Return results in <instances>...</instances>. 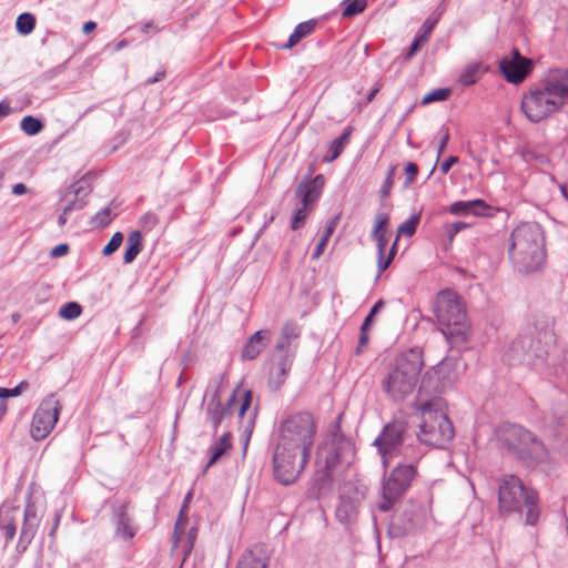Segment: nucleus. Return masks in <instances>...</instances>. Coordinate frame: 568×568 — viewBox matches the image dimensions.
I'll return each mask as SVG.
<instances>
[{
  "instance_id": "obj_1",
  "label": "nucleus",
  "mask_w": 568,
  "mask_h": 568,
  "mask_svg": "<svg viewBox=\"0 0 568 568\" xmlns=\"http://www.w3.org/2000/svg\"><path fill=\"white\" fill-rule=\"evenodd\" d=\"M316 433V419L308 412L291 414L281 423L273 456L274 476L280 483L290 485L300 477L310 460Z\"/></svg>"
},
{
  "instance_id": "obj_2",
  "label": "nucleus",
  "mask_w": 568,
  "mask_h": 568,
  "mask_svg": "<svg viewBox=\"0 0 568 568\" xmlns=\"http://www.w3.org/2000/svg\"><path fill=\"white\" fill-rule=\"evenodd\" d=\"M403 433L404 426L400 423H393L387 425L376 439L385 467L398 455H403L410 462L399 464L386 480L383 488L384 501L379 505L383 511H388L402 498L416 475L413 463L419 459V453L414 447H402Z\"/></svg>"
},
{
  "instance_id": "obj_3",
  "label": "nucleus",
  "mask_w": 568,
  "mask_h": 568,
  "mask_svg": "<svg viewBox=\"0 0 568 568\" xmlns=\"http://www.w3.org/2000/svg\"><path fill=\"white\" fill-rule=\"evenodd\" d=\"M423 367L422 351L412 348L400 354L382 379L383 390L394 400L404 399L414 392Z\"/></svg>"
},
{
  "instance_id": "obj_4",
  "label": "nucleus",
  "mask_w": 568,
  "mask_h": 568,
  "mask_svg": "<svg viewBox=\"0 0 568 568\" xmlns=\"http://www.w3.org/2000/svg\"><path fill=\"white\" fill-rule=\"evenodd\" d=\"M510 256L526 272L538 270L545 262L544 236L536 224H521L511 233Z\"/></svg>"
},
{
  "instance_id": "obj_5",
  "label": "nucleus",
  "mask_w": 568,
  "mask_h": 568,
  "mask_svg": "<svg viewBox=\"0 0 568 568\" xmlns=\"http://www.w3.org/2000/svg\"><path fill=\"white\" fill-rule=\"evenodd\" d=\"M537 494L526 487L523 481L514 475H505L499 481L498 503L499 511L508 515L526 507V521L535 525L539 517Z\"/></svg>"
},
{
  "instance_id": "obj_6",
  "label": "nucleus",
  "mask_w": 568,
  "mask_h": 568,
  "mask_svg": "<svg viewBox=\"0 0 568 568\" xmlns=\"http://www.w3.org/2000/svg\"><path fill=\"white\" fill-rule=\"evenodd\" d=\"M436 316L447 335L465 336L469 331L465 304L453 291H443L437 296Z\"/></svg>"
},
{
  "instance_id": "obj_7",
  "label": "nucleus",
  "mask_w": 568,
  "mask_h": 568,
  "mask_svg": "<svg viewBox=\"0 0 568 568\" xmlns=\"http://www.w3.org/2000/svg\"><path fill=\"white\" fill-rule=\"evenodd\" d=\"M562 108L561 100L556 98L550 90H545L541 80L521 100L523 112L534 123L551 116Z\"/></svg>"
},
{
  "instance_id": "obj_8",
  "label": "nucleus",
  "mask_w": 568,
  "mask_h": 568,
  "mask_svg": "<svg viewBox=\"0 0 568 568\" xmlns=\"http://www.w3.org/2000/svg\"><path fill=\"white\" fill-rule=\"evenodd\" d=\"M419 427V440L429 446L442 447L454 437L453 425L440 410L423 409Z\"/></svg>"
},
{
  "instance_id": "obj_9",
  "label": "nucleus",
  "mask_w": 568,
  "mask_h": 568,
  "mask_svg": "<svg viewBox=\"0 0 568 568\" xmlns=\"http://www.w3.org/2000/svg\"><path fill=\"white\" fill-rule=\"evenodd\" d=\"M252 400V390L244 386H239L234 389L226 408L221 405L220 395L215 392L207 400L206 409L212 423L217 427L226 413H236L240 418H243Z\"/></svg>"
},
{
  "instance_id": "obj_10",
  "label": "nucleus",
  "mask_w": 568,
  "mask_h": 568,
  "mask_svg": "<svg viewBox=\"0 0 568 568\" xmlns=\"http://www.w3.org/2000/svg\"><path fill=\"white\" fill-rule=\"evenodd\" d=\"M352 452L351 444L342 436L334 434L326 438L318 447L316 453L317 470L326 476L336 468L341 458Z\"/></svg>"
},
{
  "instance_id": "obj_11",
  "label": "nucleus",
  "mask_w": 568,
  "mask_h": 568,
  "mask_svg": "<svg viewBox=\"0 0 568 568\" xmlns=\"http://www.w3.org/2000/svg\"><path fill=\"white\" fill-rule=\"evenodd\" d=\"M61 410L59 400L53 397L44 399L36 410L31 423V436L36 440H42L54 428Z\"/></svg>"
},
{
  "instance_id": "obj_12",
  "label": "nucleus",
  "mask_w": 568,
  "mask_h": 568,
  "mask_svg": "<svg viewBox=\"0 0 568 568\" xmlns=\"http://www.w3.org/2000/svg\"><path fill=\"white\" fill-rule=\"evenodd\" d=\"M499 70L507 82L521 83L532 70L530 59L523 57L518 49H514L510 57H505L499 62Z\"/></svg>"
},
{
  "instance_id": "obj_13",
  "label": "nucleus",
  "mask_w": 568,
  "mask_h": 568,
  "mask_svg": "<svg viewBox=\"0 0 568 568\" xmlns=\"http://www.w3.org/2000/svg\"><path fill=\"white\" fill-rule=\"evenodd\" d=\"M91 191V185L85 179L77 181L62 192L59 200V210L62 213L83 210Z\"/></svg>"
},
{
  "instance_id": "obj_14",
  "label": "nucleus",
  "mask_w": 568,
  "mask_h": 568,
  "mask_svg": "<svg viewBox=\"0 0 568 568\" xmlns=\"http://www.w3.org/2000/svg\"><path fill=\"white\" fill-rule=\"evenodd\" d=\"M193 497V493L189 491L185 496L184 504L182 506V509L180 511V516L175 524V530H174V540L176 547L181 548L185 555H189L193 548L194 541L196 539V529L191 528L189 532H185L186 524H187V508L189 503L191 501Z\"/></svg>"
},
{
  "instance_id": "obj_15",
  "label": "nucleus",
  "mask_w": 568,
  "mask_h": 568,
  "mask_svg": "<svg viewBox=\"0 0 568 568\" xmlns=\"http://www.w3.org/2000/svg\"><path fill=\"white\" fill-rule=\"evenodd\" d=\"M324 184L325 178L323 174H317L314 179L300 183L295 195L302 203V207L296 209L294 213H304L306 210H311L320 199Z\"/></svg>"
},
{
  "instance_id": "obj_16",
  "label": "nucleus",
  "mask_w": 568,
  "mask_h": 568,
  "mask_svg": "<svg viewBox=\"0 0 568 568\" xmlns=\"http://www.w3.org/2000/svg\"><path fill=\"white\" fill-rule=\"evenodd\" d=\"M388 217L382 219L376 229H375V240L377 242L378 255H379V272H384L392 264L396 252H397V240L394 242L388 255L384 258L386 246L390 239V233L388 232Z\"/></svg>"
},
{
  "instance_id": "obj_17",
  "label": "nucleus",
  "mask_w": 568,
  "mask_h": 568,
  "mask_svg": "<svg viewBox=\"0 0 568 568\" xmlns=\"http://www.w3.org/2000/svg\"><path fill=\"white\" fill-rule=\"evenodd\" d=\"M545 90H550L565 105L568 100V69H549L542 79Z\"/></svg>"
},
{
  "instance_id": "obj_18",
  "label": "nucleus",
  "mask_w": 568,
  "mask_h": 568,
  "mask_svg": "<svg viewBox=\"0 0 568 568\" xmlns=\"http://www.w3.org/2000/svg\"><path fill=\"white\" fill-rule=\"evenodd\" d=\"M506 440L510 447L521 456L530 455L540 448L532 434L519 427H511Z\"/></svg>"
},
{
  "instance_id": "obj_19",
  "label": "nucleus",
  "mask_w": 568,
  "mask_h": 568,
  "mask_svg": "<svg viewBox=\"0 0 568 568\" xmlns=\"http://www.w3.org/2000/svg\"><path fill=\"white\" fill-rule=\"evenodd\" d=\"M268 331L256 332L245 344L242 351L243 357L247 359L256 358L265 347V342L268 339Z\"/></svg>"
},
{
  "instance_id": "obj_20",
  "label": "nucleus",
  "mask_w": 568,
  "mask_h": 568,
  "mask_svg": "<svg viewBox=\"0 0 568 568\" xmlns=\"http://www.w3.org/2000/svg\"><path fill=\"white\" fill-rule=\"evenodd\" d=\"M317 26L316 19H311L298 23L293 33L290 36L287 42L282 47L283 49H291L296 45L302 39L314 32Z\"/></svg>"
},
{
  "instance_id": "obj_21",
  "label": "nucleus",
  "mask_w": 568,
  "mask_h": 568,
  "mask_svg": "<svg viewBox=\"0 0 568 568\" xmlns=\"http://www.w3.org/2000/svg\"><path fill=\"white\" fill-rule=\"evenodd\" d=\"M487 70V67H485L480 62L467 64L465 69L460 72L458 82L463 87L473 85L481 78V75Z\"/></svg>"
},
{
  "instance_id": "obj_22",
  "label": "nucleus",
  "mask_w": 568,
  "mask_h": 568,
  "mask_svg": "<svg viewBox=\"0 0 568 568\" xmlns=\"http://www.w3.org/2000/svg\"><path fill=\"white\" fill-rule=\"evenodd\" d=\"M489 205L481 199L456 201L449 206L448 213H484Z\"/></svg>"
},
{
  "instance_id": "obj_23",
  "label": "nucleus",
  "mask_w": 568,
  "mask_h": 568,
  "mask_svg": "<svg viewBox=\"0 0 568 568\" xmlns=\"http://www.w3.org/2000/svg\"><path fill=\"white\" fill-rule=\"evenodd\" d=\"M352 134V128L347 126L345 131L336 139H334L328 146V151L331 152V155L326 156L324 160L325 162H333L336 160L341 153L343 152L344 148L349 142V136Z\"/></svg>"
},
{
  "instance_id": "obj_24",
  "label": "nucleus",
  "mask_w": 568,
  "mask_h": 568,
  "mask_svg": "<svg viewBox=\"0 0 568 568\" xmlns=\"http://www.w3.org/2000/svg\"><path fill=\"white\" fill-rule=\"evenodd\" d=\"M142 234L139 231L131 232L126 240V250L124 253V262L131 263L141 252L143 243H142Z\"/></svg>"
},
{
  "instance_id": "obj_25",
  "label": "nucleus",
  "mask_w": 568,
  "mask_h": 568,
  "mask_svg": "<svg viewBox=\"0 0 568 568\" xmlns=\"http://www.w3.org/2000/svg\"><path fill=\"white\" fill-rule=\"evenodd\" d=\"M232 447L231 435H223L212 447L211 457L206 467L215 464Z\"/></svg>"
},
{
  "instance_id": "obj_26",
  "label": "nucleus",
  "mask_w": 568,
  "mask_h": 568,
  "mask_svg": "<svg viewBox=\"0 0 568 568\" xmlns=\"http://www.w3.org/2000/svg\"><path fill=\"white\" fill-rule=\"evenodd\" d=\"M300 336V328L294 323H287L283 326L281 333V339L278 342L277 347L280 349H284L291 345L293 341H295Z\"/></svg>"
},
{
  "instance_id": "obj_27",
  "label": "nucleus",
  "mask_w": 568,
  "mask_h": 568,
  "mask_svg": "<svg viewBox=\"0 0 568 568\" xmlns=\"http://www.w3.org/2000/svg\"><path fill=\"white\" fill-rule=\"evenodd\" d=\"M342 16L344 18H353L362 13L367 7V0H343Z\"/></svg>"
},
{
  "instance_id": "obj_28",
  "label": "nucleus",
  "mask_w": 568,
  "mask_h": 568,
  "mask_svg": "<svg viewBox=\"0 0 568 568\" xmlns=\"http://www.w3.org/2000/svg\"><path fill=\"white\" fill-rule=\"evenodd\" d=\"M36 18L32 13L23 12L18 16L16 21L17 31L20 34L27 36L34 30Z\"/></svg>"
},
{
  "instance_id": "obj_29",
  "label": "nucleus",
  "mask_w": 568,
  "mask_h": 568,
  "mask_svg": "<svg viewBox=\"0 0 568 568\" xmlns=\"http://www.w3.org/2000/svg\"><path fill=\"white\" fill-rule=\"evenodd\" d=\"M521 156L527 163H537L540 165H547L550 163L548 155L538 149H526L523 151Z\"/></svg>"
},
{
  "instance_id": "obj_30",
  "label": "nucleus",
  "mask_w": 568,
  "mask_h": 568,
  "mask_svg": "<svg viewBox=\"0 0 568 568\" xmlns=\"http://www.w3.org/2000/svg\"><path fill=\"white\" fill-rule=\"evenodd\" d=\"M20 128L26 134L36 135L43 129V123L38 118L27 115L21 120Z\"/></svg>"
},
{
  "instance_id": "obj_31",
  "label": "nucleus",
  "mask_w": 568,
  "mask_h": 568,
  "mask_svg": "<svg viewBox=\"0 0 568 568\" xmlns=\"http://www.w3.org/2000/svg\"><path fill=\"white\" fill-rule=\"evenodd\" d=\"M383 306V302L379 301L377 302L374 307L372 308L371 313L368 314V316L365 318L363 325H362V329H361V337H359V344L361 345H365L368 341V329L372 325V322H373V318L374 316L376 315V313L378 312V310Z\"/></svg>"
},
{
  "instance_id": "obj_32",
  "label": "nucleus",
  "mask_w": 568,
  "mask_h": 568,
  "mask_svg": "<svg viewBox=\"0 0 568 568\" xmlns=\"http://www.w3.org/2000/svg\"><path fill=\"white\" fill-rule=\"evenodd\" d=\"M82 313V307L75 302H69L60 307L59 315L64 320H74Z\"/></svg>"
},
{
  "instance_id": "obj_33",
  "label": "nucleus",
  "mask_w": 568,
  "mask_h": 568,
  "mask_svg": "<svg viewBox=\"0 0 568 568\" xmlns=\"http://www.w3.org/2000/svg\"><path fill=\"white\" fill-rule=\"evenodd\" d=\"M450 93H452L450 89H447V88L435 89V90L430 91L429 93H427L422 99L420 103L428 104L432 102L445 101L449 98Z\"/></svg>"
},
{
  "instance_id": "obj_34",
  "label": "nucleus",
  "mask_w": 568,
  "mask_h": 568,
  "mask_svg": "<svg viewBox=\"0 0 568 568\" xmlns=\"http://www.w3.org/2000/svg\"><path fill=\"white\" fill-rule=\"evenodd\" d=\"M239 568H267V562L262 558H255L252 552L243 555Z\"/></svg>"
},
{
  "instance_id": "obj_35",
  "label": "nucleus",
  "mask_w": 568,
  "mask_h": 568,
  "mask_svg": "<svg viewBox=\"0 0 568 568\" xmlns=\"http://www.w3.org/2000/svg\"><path fill=\"white\" fill-rule=\"evenodd\" d=\"M419 223V217L417 215L412 216L407 222H405L399 229L397 237L405 235V236H412L416 227ZM398 241V239H396Z\"/></svg>"
},
{
  "instance_id": "obj_36",
  "label": "nucleus",
  "mask_w": 568,
  "mask_h": 568,
  "mask_svg": "<svg viewBox=\"0 0 568 568\" xmlns=\"http://www.w3.org/2000/svg\"><path fill=\"white\" fill-rule=\"evenodd\" d=\"M395 171H396V166L395 165H392L389 166L388 169V172H387V175H386V179L381 187V196L382 199H385L389 195L390 193V190L393 187V184H394V175H395Z\"/></svg>"
},
{
  "instance_id": "obj_37",
  "label": "nucleus",
  "mask_w": 568,
  "mask_h": 568,
  "mask_svg": "<svg viewBox=\"0 0 568 568\" xmlns=\"http://www.w3.org/2000/svg\"><path fill=\"white\" fill-rule=\"evenodd\" d=\"M426 41L427 39H425V36L417 33L404 57L405 60H410L420 50Z\"/></svg>"
},
{
  "instance_id": "obj_38",
  "label": "nucleus",
  "mask_w": 568,
  "mask_h": 568,
  "mask_svg": "<svg viewBox=\"0 0 568 568\" xmlns=\"http://www.w3.org/2000/svg\"><path fill=\"white\" fill-rule=\"evenodd\" d=\"M334 227H335V223H332L324 232L320 243L317 244V247H316V251L314 252L313 254V257L314 258H317L320 255L323 254L326 245H327V242L329 240V237L332 236L333 232H334Z\"/></svg>"
},
{
  "instance_id": "obj_39",
  "label": "nucleus",
  "mask_w": 568,
  "mask_h": 568,
  "mask_svg": "<svg viewBox=\"0 0 568 568\" xmlns=\"http://www.w3.org/2000/svg\"><path fill=\"white\" fill-rule=\"evenodd\" d=\"M122 242H123L122 233H120V232L115 233L112 236V239L110 240V242L108 243V245L104 247L103 254L106 256L113 254L121 246Z\"/></svg>"
},
{
  "instance_id": "obj_40",
  "label": "nucleus",
  "mask_w": 568,
  "mask_h": 568,
  "mask_svg": "<svg viewBox=\"0 0 568 568\" xmlns=\"http://www.w3.org/2000/svg\"><path fill=\"white\" fill-rule=\"evenodd\" d=\"M29 383L23 381L14 388H2L0 390V397H16L22 394L26 389H28Z\"/></svg>"
},
{
  "instance_id": "obj_41",
  "label": "nucleus",
  "mask_w": 568,
  "mask_h": 568,
  "mask_svg": "<svg viewBox=\"0 0 568 568\" xmlns=\"http://www.w3.org/2000/svg\"><path fill=\"white\" fill-rule=\"evenodd\" d=\"M418 174V166L416 163L414 162H408L405 166V182H404V186L407 187L409 186L410 184L414 183L416 176Z\"/></svg>"
},
{
  "instance_id": "obj_42",
  "label": "nucleus",
  "mask_w": 568,
  "mask_h": 568,
  "mask_svg": "<svg viewBox=\"0 0 568 568\" xmlns=\"http://www.w3.org/2000/svg\"><path fill=\"white\" fill-rule=\"evenodd\" d=\"M439 133L442 134V138H440V141H439V146H438V152H437V159H439L440 154L444 152L449 139H450V133H449V128L446 126V125H443L439 130Z\"/></svg>"
},
{
  "instance_id": "obj_43",
  "label": "nucleus",
  "mask_w": 568,
  "mask_h": 568,
  "mask_svg": "<svg viewBox=\"0 0 568 568\" xmlns=\"http://www.w3.org/2000/svg\"><path fill=\"white\" fill-rule=\"evenodd\" d=\"M436 23H437V20H430V19L425 20L420 30L418 31V33L420 36H425V39L428 40V37L433 32Z\"/></svg>"
},
{
  "instance_id": "obj_44",
  "label": "nucleus",
  "mask_w": 568,
  "mask_h": 568,
  "mask_svg": "<svg viewBox=\"0 0 568 568\" xmlns=\"http://www.w3.org/2000/svg\"><path fill=\"white\" fill-rule=\"evenodd\" d=\"M458 161H459L458 156H456V155H452V156H449L448 159H446L445 161H443V162L440 163V165H439V170H440V172H442L443 174H447V173L449 172L450 168H452L454 164L458 163Z\"/></svg>"
},
{
  "instance_id": "obj_45",
  "label": "nucleus",
  "mask_w": 568,
  "mask_h": 568,
  "mask_svg": "<svg viewBox=\"0 0 568 568\" xmlns=\"http://www.w3.org/2000/svg\"><path fill=\"white\" fill-rule=\"evenodd\" d=\"M68 252H69V246L67 244H60L51 251V256L60 257V256L65 255Z\"/></svg>"
},
{
  "instance_id": "obj_46",
  "label": "nucleus",
  "mask_w": 568,
  "mask_h": 568,
  "mask_svg": "<svg viewBox=\"0 0 568 568\" xmlns=\"http://www.w3.org/2000/svg\"><path fill=\"white\" fill-rule=\"evenodd\" d=\"M383 83H378L366 97L365 101L359 104V108L367 105L369 102H372L375 98V95L379 92Z\"/></svg>"
},
{
  "instance_id": "obj_47",
  "label": "nucleus",
  "mask_w": 568,
  "mask_h": 568,
  "mask_svg": "<svg viewBox=\"0 0 568 568\" xmlns=\"http://www.w3.org/2000/svg\"><path fill=\"white\" fill-rule=\"evenodd\" d=\"M164 75H165V72L163 70L158 71L153 78H149L145 81V84H148V85L154 84V83L161 81L162 79H164Z\"/></svg>"
},
{
  "instance_id": "obj_48",
  "label": "nucleus",
  "mask_w": 568,
  "mask_h": 568,
  "mask_svg": "<svg viewBox=\"0 0 568 568\" xmlns=\"http://www.w3.org/2000/svg\"><path fill=\"white\" fill-rule=\"evenodd\" d=\"M27 191H28V189H27L26 184H23V183H17L12 187V193L16 195H22V194L27 193Z\"/></svg>"
},
{
  "instance_id": "obj_49",
  "label": "nucleus",
  "mask_w": 568,
  "mask_h": 568,
  "mask_svg": "<svg viewBox=\"0 0 568 568\" xmlns=\"http://www.w3.org/2000/svg\"><path fill=\"white\" fill-rule=\"evenodd\" d=\"M97 28V23L94 21H88L83 24L82 31L88 34L92 32Z\"/></svg>"
},
{
  "instance_id": "obj_50",
  "label": "nucleus",
  "mask_w": 568,
  "mask_h": 568,
  "mask_svg": "<svg viewBox=\"0 0 568 568\" xmlns=\"http://www.w3.org/2000/svg\"><path fill=\"white\" fill-rule=\"evenodd\" d=\"M462 227H464V226H463V225H460L459 223H456V224H454V225L449 226V227L447 229V232H448V235H449V240H452V239H453V236H454V235H455V234H456V233H457Z\"/></svg>"
},
{
  "instance_id": "obj_51",
  "label": "nucleus",
  "mask_w": 568,
  "mask_h": 568,
  "mask_svg": "<svg viewBox=\"0 0 568 568\" xmlns=\"http://www.w3.org/2000/svg\"><path fill=\"white\" fill-rule=\"evenodd\" d=\"M10 112H11V108L9 106V104L1 102L0 103V119L9 115Z\"/></svg>"
},
{
  "instance_id": "obj_52",
  "label": "nucleus",
  "mask_w": 568,
  "mask_h": 568,
  "mask_svg": "<svg viewBox=\"0 0 568 568\" xmlns=\"http://www.w3.org/2000/svg\"><path fill=\"white\" fill-rule=\"evenodd\" d=\"M305 216L306 215H295V219H294V222L292 225L293 229L300 227L304 223Z\"/></svg>"
},
{
  "instance_id": "obj_53",
  "label": "nucleus",
  "mask_w": 568,
  "mask_h": 568,
  "mask_svg": "<svg viewBox=\"0 0 568 568\" xmlns=\"http://www.w3.org/2000/svg\"><path fill=\"white\" fill-rule=\"evenodd\" d=\"M156 27L152 21H148L142 27V32L148 33L150 30H155Z\"/></svg>"
},
{
  "instance_id": "obj_54",
  "label": "nucleus",
  "mask_w": 568,
  "mask_h": 568,
  "mask_svg": "<svg viewBox=\"0 0 568 568\" xmlns=\"http://www.w3.org/2000/svg\"><path fill=\"white\" fill-rule=\"evenodd\" d=\"M125 45H126V41H125V40H122V41H120V42L116 44L115 50H121V49H123Z\"/></svg>"
},
{
  "instance_id": "obj_55",
  "label": "nucleus",
  "mask_w": 568,
  "mask_h": 568,
  "mask_svg": "<svg viewBox=\"0 0 568 568\" xmlns=\"http://www.w3.org/2000/svg\"><path fill=\"white\" fill-rule=\"evenodd\" d=\"M111 210H112L111 206H105V207L101 209L98 213L106 214V213H111Z\"/></svg>"
},
{
  "instance_id": "obj_56",
  "label": "nucleus",
  "mask_w": 568,
  "mask_h": 568,
  "mask_svg": "<svg viewBox=\"0 0 568 568\" xmlns=\"http://www.w3.org/2000/svg\"><path fill=\"white\" fill-rule=\"evenodd\" d=\"M560 189H561L562 195L568 200V187L564 185Z\"/></svg>"
},
{
  "instance_id": "obj_57",
  "label": "nucleus",
  "mask_w": 568,
  "mask_h": 568,
  "mask_svg": "<svg viewBox=\"0 0 568 568\" xmlns=\"http://www.w3.org/2000/svg\"><path fill=\"white\" fill-rule=\"evenodd\" d=\"M64 223H65V219L63 215H61L59 219V225H63Z\"/></svg>"
},
{
  "instance_id": "obj_58",
  "label": "nucleus",
  "mask_w": 568,
  "mask_h": 568,
  "mask_svg": "<svg viewBox=\"0 0 568 568\" xmlns=\"http://www.w3.org/2000/svg\"><path fill=\"white\" fill-rule=\"evenodd\" d=\"M128 536H129L130 538H132V537L134 536V531H133L132 529H129V530H128Z\"/></svg>"
},
{
  "instance_id": "obj_59",
  "label": "nucleus",
  "mask_w": 568,
  "mask_h": 568,
  "mask_svg": "<svg viewBox=\"0 0 568 568\" xmlns=\"http://www.w3.org/2000/svg\"><path fill=\"white\" fill-rule=\"evenodd\" d=\"M8 532H11V535H14V528L8 529Z\"/></svg>"
},
{
  "instance_id": "obj_60",
  "label": "nucleus",
  "mask_w": 568,
  "mask_h": 568,
  "mask_svg": "<svg viewBox=\"0 0 568 568\" xmlns=\"http://www.w3.org/2000/svg\"><path fill=\"white\" fill-rule=\"evenodd\" d=\"M8 532H11V535H14V528L8 529Z\"/></svg>"
},
{
  "instance_id": "obj_61",
  "label": "nucleus",
  "mask_w": 568,
  "mask_h": 568,
  "mask_svg": "<svg viewBox=\"0 0 568 568\" xmlns=\"http://www.w3.org/2000/svg\"><path fill=\"white\" fill-rule=\"evenodd\" d=\"M281 372H282V375H286V371H285V368H284V367H283V368H281Z\"/></svg>"
}]
</instances>
